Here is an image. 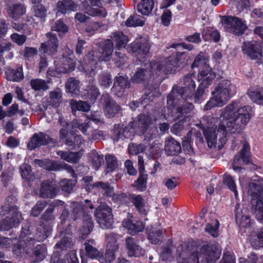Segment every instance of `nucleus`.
I'll use <instances>...</instances> for the list:
<instances>
[{
  "instance_id": "obj_1",
  "label": "nucleus",
  "mask_w": 263,
  "mask_h": 263,
  "mask_svg": "<svg viewBox=\"0 0 263 263\" xmlns=\"http://www.w3.org/2000/svg\"><path fill=\"white\" fill-rule=\"evenodd\" d=\"M251 111L250 106H240L238 102L233 101L221 109L222 120L204 116L203 121L211 126L203 130L209 147L217 145L219 149H221L227 141V133H234L243 129L251 119Z\"/></svg>"
},
{
  "instance_id": "obj_2",
  "label": "nucleus",
  "mask_w": 263,
  "mask_h": 263,
  "mask_svg": "<svg viewBox=\"0 0 263 263\" xmlns=\"http://www.w3.org/2000/svg\"><path fill=\"white\" fill-rule=\"evenodd\" d=\"M195 79L194 75L187 74L183 78L184 86H174L167 96V105L174 106L193 97L196 87Z\"/></svg>"
},
{
  "instance_id": "obj_3",
  "label": "nucleus",
  "mask_w": 263,
  "mask_h": 263,
  "mask_svg": "<svg viewBox=\"0 0 263 263\" xmlns=\"http://www.w3.org/2000/svg\"><path fill=\"white\" fill-rule=\"evenodd\" d=\"M232 88L230 81L223 80L220 81L212 92L213 96L204 106V110H209L215 106H223L231 98Z\"/></svg>"
},
{
  "instance_id": "obj_4",
  "label": "nucleus",
  "mask_w": 263,
  "mask_h": 263,
  "mask_svg": "<svg viewBox=\"0 0 263 263\" xmlns=\"http://www.w3.org/2000/svg\"><path fill=\"white\" fill-rule=\"evenodd\" d=\"M114 51L113 43L110 39H107L100 44L98 52L93 51L92 56L95 58L88 64H85L83 69L86 74L92 76L95 74L97 60L100 61H109L112 57Z\"/></svg>"
},
{
  "instance_id": "obj_5",
  "label": "nucleus",
  "mask_w": 263,
  "mask_h": 263,
  "mask_svg": "<svg viewBox=\"0 0 263 263\" xmlns=\"http://www.w3.org/2000/svg\"><path fill=\"white\" fill-rule=\"evenodd\" d=\"M153 123V120L149 115L140 114L129 125L131 128L142 133L144 136V140L148 141L156 138L158 134L156 126H151Z\"/></svg>"
},
{
  "instance_id": "obj_6",
  "label": "nucleus",
  "mask_w": 263,
  "mask_h": 263,
  "mask_svg": "<svg viewBox=\"0 0 263 263\" xmlns=\"http://www.w3.org/2000/svg\"><path fill=\"white\" fill-rule=\"evenodd\" d=\"M186 62L185 52H178L163 61H154L151 63L150 66L153 72H156V70H158L167 73L171 72L175 68L179 67L180 64L185 65Z\"/></svg>"
},
{
  "instance_id": "obj_7",
  "label": "nucleus",
  "mask_w": 263,
  "mask_h": 263,
  "mask_svg": "<svg viewBox=\"0 0 263 263\" xmlns=\"http://www.w3.org/2000/svg\"><path fill=\"white\" fill-rule=\"evenodd\" d=\"M249 193L252 196V212L258 220H263V187L258 183H250Z\"/></svg>"
},
{
  "instance_id": "obj_8",
  "label": "nucleus",
  "mask_w": 263,
  "mask_h": 263,
  "mask_svg": "<svg viewBox=\"0 0 263 263\" xmlns=\"http://www.w3.org/2000/svg\"><path fill=\"white\" fill-rule=\"evenodd\" d=\"M53 208L49 207L42 215L38 228H37L36 238L42 241L47 238L52 230L51 223L54 217L52 215Z\"/></svg>"
},
{
  "instance_id": "obj_9",
  "label": "nucleus",
  "mask_w": 263,
  "mask_h": 263,
  "mask_svg": "<svg viewBox=\"0 0 263 263\" xmlns=\"http://www.w3.org/2000/svg\"><path fill=\"white\" fill-rule=\"evenodd\" d=\"M95 216L101 228L108 229L112 228V209L107 203L101 202L96 208Z\"/></svg>"
},
{
  "instance_id": "obj_10",
  "label": "nucleus",
  "mask_w": 263,
  "mask_h": 263,
  "mask_svg": "<svg viewBox=\"0 0 263 263\" xmlns=\"http://www.w3.org/2000/svg\"><path fill=\"white\" fill-rule=\"evenodd\" d=\"M195 250L198 252L201 263H215L221 254V250L213 244L203 245Z\"/></svg>"
},
{
  "instance_id": "obj_11",
  "label": "nucleus",
  "mask_w": 263,
  "mask_h": 263,
  "mask_svg": "<svg viewBox=\"0 0 263 263\" xmlns=\"http://www.w3.org/2000/svg\"><path fill=\"white\" fill-rule=\"evenodd\" d=\"M178 263H201L195 248L190 249L185 245H180L177 249Z\"/></svg>"
},
{
  "instance_id": "obj_12",
  "label": "nucleus",
  "mask_w": 263,
  "mask_h": 263,
  "mask_svg": "<svg viewBox=\"0 0 263 263\" xmlns=\"http://www.w3.org/2000/svg\"><path fill=\"white\" fill-rule=\"evenodd\" d=\"M221 22L227 31L235 34H242L247 28L246 25L243 23L242 21L236 17L222 16Z\"/></svg>"
},
{
  "instance_id": "obj_13",
  "label": "nucleus",
  "mask_w": 263,
  "mask_h": 263,
  "mask_svg": "<svg viewBox=\"0 0 263 263\" xmlns=\"http://www.w3.org/2000/svg\"><path fill=\"white\" fill-rule=\"evenodd\" d=\"M0 230L8 231L16 227L22 219L20 212H8L6 216L0 215Z\"/></svg>"
},
{
  "instance_id": "obj_14",
  "label": "nucleus",
  "mask_w": 263,
  "mask_h": 263,
  "mask_svg": "<svg viewBox=\"0 0 263 263\" xmlns=\"http://www.w3.org/2000/svg\"><path fill=\"white\" fill-rule=\"evenodd\" d=\"M86 203H88L87 205H84L82 202H79L77 201H73L71 202L70 207L72 209L71 211V216L74 221L78 219H80L83 218L84 220V217L85 215L90 216L89 212L88 211V207L90 209L92 210L94 208V206L90 202L86 199L85 200Z\"/></svg>"
},
{
  "instance_id": "obj_15",
  "label": "nucleus",
  "mask_w": 263,
  "mask_h": 263,
  "mask_svg": "<svg viewBox=\"0 0 263 263\" xmlns=\"http://www.w3.org/2000/svg\"><path fill=\"white\" fill-rule=\"evenodd\" d=\"M105 115L108 118L114 117L121 110L120 106L108 94L105 93L101 97Z\"/></svg>"
},
{
  "instance_id": "obj_16",
  "label": "nucleus",
  "mask_w": 263,
  "mask_h": 263,
  "mask_svg": "<svg viewBox=\"0 0 263 263\" xmlns=\"http://www.w3.org/2000/svg\"><path fill=\"white\" fill-rule=\"evenodd\" d=\"M50 143L54 145L58 143L57 140L50 138L48 135L40 132L35 133L32 136L28 144V147L30 150H33L42 145H45Z\"/></svg>"
},
{
  "instance_id": "obj_17",
  "label": "nucleus",
  "mask_w": 263,
  "mask_h": 263,
  "mask_svg": "<svg viewBox=\"0 0 263 263\" xmlns=\"http://www.w3.org/2000/svg\"><path fill=\"white\" fill-rule=\"evenodd\" d=\"M243 53L246 54L251 59L262 61L263 55H262L260 46L255 41L251 42H245L242 46Z\"/></svg>"
},
{
  "instance_id": "obj_18",
  "label": "nucleus",
  "mask_w": 263,
  "mask_h": 263,
  "mask_svg": "<svg viewBox=\"0 0 263 263\" xmlns=\"http://www.w3.org/2000/svg\"><path fill=\"white\" fill-rule=\"evenodd\" d=\"M114 81L111 91L118 97H123L126 89L130 87V82L128 77L118 76L115 78Z\"/></svg>"
},
{
  "instance_id": "obj_19",
  "label": "nucleus",
  "mask_w": 263,
  "mask_h": 263,
  "mask_svg": "<svg viewBox=\"0 0 263 263\" xmlns=\"http://www.w3.org/2000/svg\"><path fill=\"white\" fill-rule=\"evenodd\" d=\"M150 49L149 42L145 38H139L130 44L129 50L144 58Z\"/></svg>"
},
{
  "instance_id": "obj_20",
  "label": "nucleus",
  "mask_w": 263,
  "mask_h": 263,
  "mask_svg": "<svg viewBox=\"0 0 263 263\" xmlns=\"http://www.w3.org/2000/svg\"><path fill=\"white\" fill-rule=\"evenodd\" d=\"M58 191V187L54 182L46 180L41 184L39 196L43 198H53Z\"/></svg>"
},
{
  "instance_id": "obj_21",
  "label": "nucleus",
  "mask_w": 263,
  "mask_h": 263,
  "mask_svg": "<svg viewBox=\"0 0 263 263\" xmlns=\"http://www.w3.org/2000/svg\"><path fill=\"white\" fill-rule=\"evenodd\" d=\"M250 146L248 144H245L241 149L239 155H236L234 157L233 163V169L237 172L241 170L240 158L246 164H248L250 161Z\"/></svg>"
},
{
  "instance_id": "obj_22",
  "label": "nucleus",
  "mask_w": 263,
  "mask_h": 263,
  "mask_svg": "<svg viewBox=\"0 0 263 263\" xmlns=\"http://www.w3.org/2000/svg\"><path fill=\"white\" fill-rule=\"evenodd\" d=\"M125 245L129 256L140 257L144 255L145 251L138 245V242L134 238L128 237L125 239Z\"/></svg>"
},
{
  "instance_id": "obj_23",
  "label": "nucleus",
  "mask_w": 263,
  "mask_h": 263,
  "mask_svg": "<svg viewBox=\"0 0 263 263\" xmlns=\"http://www.w3.org/2000/svg\"><path fill=\"white\" fill-rule=\"evenodd\" d=\"M34 164L48 171H59L66 167V165L59 163L49 159L43 160L36 159L34 160Z\"/></svg>"
},
{
  "instance_id": "obj_24",
  "label": "nucleus",
  "mask_w": 263,
  "mask_h": 263,
  "mask_svg": "<svg viewBox=\"0 0 263 263\" xmlns=\"http://www.w3.org/2000/svg\"><path fill=\"white\" fill-rule=\"evenodd\" d=\"M63 62L57 66L55 71L48 70L47 73L52 77H57V73H66L73 71L74 69V64L73 60L68 57H64Z\"/></svg>"
},
{
  "instance_id": "obj_25",
  "label": "nucleus",
  "mask_w": 263,
  "mask_h": 263,
  "mask_svg": "<svg viewBox=\"0 0 263 263\" xmlns=\"http://www.w3.org/2000/svg\"><path fill=\"white\" fill-rule=\"evenodd\" d=\"M240 205L237 204L235 205V219L237 224L243 228L248 227L251 221L246 208L241 209L240 208Z\"/></svg>"
},
{
  "instance_id": "obj_26",
  "label": "nucleus",
  "mask_w": 263,
  "mask_h": 263,
  "mask_svg": "<svg viewBox=\"0 0 263 263\" xmlns=\"http://www.w3.org/2000/svg\"><path fill=\"white\" fill-rule=\"evenodd\" d=\"M47 41L42 43L41 48L44 52L50 51V53L55 52L58 47V40L55 34L52 32H48L46 34Z\"/></svg>"
},
{
  "instance_id": "obj_27",
  "label": "nucleus",
  "mask_w": 263,
  "mask_h": 263,
  "mask_svg": "<svg viewBox=\"0 0 263 263\" xmlns=\"http://www.w3.org/2000/svg\"><path fill=\"white\" fill-rule=\"evenodd\" d=\"M187 99L184 100V102H182L180 104H177L174 106H167L170 108H174V114L173 116L176 119L180 118L182 116L191 112L194 109V105L192 103L186 102Z\"/></svg>"
},
{
  "instance_id": "obj_28",
  "label": "nucleus",
  "mask_w": 263,
  "mask_h": 263,
  "mask_svg": "<svg viewBox=\"0 0 263 263\" xmlns=\"http://www.w3.org/2000/svg\"><path fill=\"white\" fill-rule=\"evenodd\" d=\"M152 61L148 64V67L150 68V70L148 71L144 68L139 69L135 74L133 76L131 80L133 82L136 83H141L143 82L146 81L150 78L151 74H156L158 72H162V71L156 70V72H153L150 66L151 63Z\"/></svg>"
},
{
  "instance_id": "obj_29",
  "label": "nucleus",
  "mask_w": 263,
  "mask_h": 263,
  "mask_svg": "<svg viewBox=\"0 0 263 263\" xmlns=\"http://www.w3.org/2000/svg\"><path fill=\"white\" fill-rule=\"evenodd\" d=\"M26 12V8L23 4L15 3L9 6L7 12L10 17L15 21L18 20Z\"/></svg>"
},
{
  "instance_id": "obj_30",
  "label": "nucleus",
  "mask_w": 263,
  "mask_h": 263,
  "mask_svg": "<svg viewBox=\"0 0 263 263\" xmlns=\"http://www.w3.org/2000/svg\"><path fill=\"white\" fill-rule=\"evenodd\" d=\"M88 140H95L103 136L102 132L95 129L92 127L89 126L88 123H83L80 129Z\"/></svg>"
},
{
  "instance_id": "obj_31",
  "label": "nucleus",
  "mask_w": 263,
  "mask_h": 263,
  "mask_svg": "<svg viewBox=\"0 0 263 263\" xmlns=\"http://www.w3.org/2000/svg\"><path fill=\"white\" fill-rule=\"evenodd\" d=\"M70 234V230H68L67 229L60 232V237L61 238V239L56 243L55 248L57 249L66 250L71 248L72 243V239L69 237Z\"/></svg>"
},
{
  "instance_id": "obj_32",
  "label": "nucleus",
  "mask_w": 263,
  "mask_h": 263,
  "mask_svg": "<svg viewBox=\"0 0 263 263\" xmlns=\"http://www.w3.org/2000/svg\"><path fill=\"white\" fill-rule=\"evenodd\" d=\"M15 197L13 195L8 196L6 199L5 203L0 210V215L6 216L8 212H20L18 208L15 205Z\"/></svg>"
},
{
  "instance_id": "obj_33",
  "label": "nucleus",
  "mask_w": 263,
  "mask_h": 263,
  "mask_svg": "<svg viewBox=\"0 0 263 263\" xmlns=\"http://www.w3.org/2000/svg\"><path fill=\"white\" fill-rule=\"evenodd\" d=\"M164 151L168 156H175L181 152V148L180 143L171 138L166 140Z\"/></svg>"
},
{
  "instance_id": "obj_34",
  "label": "nucleus",
  "mask_w": 263,
  "mask_h": 263,
  "mask_svg": "<svg viewBox=\"0 0 263 263\" xmlns=\"http://www.w3.org/2000/svg\"><path fill=\"white\" fill-rule=\"evenodd\" d=\"M111 41L115 44V47L118 50H121L125 47L128 41V37L122 32L117 31L111 34Z\"/></svg>"
},
{
  "instance_id": "obj_35",
  "label": "nucleus",
  "mask_w": 263,
  "mask_h": 263,
  "mask_svg": "<svg viewBox=\"0 0 263 263\" xmlns=\"http://www.w3.org/2000/svg\"><path fill=\"white\" fill-rule=\"evenodd\" d=\"M122 226L128 231L130 235H135L137 233L142 232L144 229V225L141 221L134 223L130 219H125L122 222Z\"/></svg>"
},
{
  "instance_id": "obj_36",
  "label": "nucleus",
  "mask_w": 263,
  "mask_h": 263,
  "mask_svg": "<svg viewBox=\"0 0 263 263\" xmlns=\"http://www.w3.org/2000/svg\"><path fill=\"white\" fill-rule=\"evenodd\" d=\"M58 12L65 14L70 11H76L77 10L78 5L72 0H62L57 3Z\"/></svg>"
},
{
  "instance_id": "obj_37",
  "label": "nucleus",
  "mask_w": 263,
  "mask_h": 263,
  "mask_svg": "<svg viewBox=\"0 0 263 263\" xmlns=\"http://www.w3.org/2000/svg\"><path fill=\"white\" fill-rule=\"evenodd\" d=\"M154 7V0H140L137 5V9L141 14L148 15L151 13Z\"/></svg>"
},
{
  "instance_id": "obj_38",
  "label": "nucleus",
  "mask_w": 263,
  "mask_h": 263,
  "mask_svg": "<svg viewBox=\"0 0 263 263\" xmlns=\"http://www.w3.org/2000/svg\"><path fill=\"white\" fill-rule=\"evenodd\" d=\"M147 238L153 244H158L162 239V230L160 229H157L154 227L151 229L147 228Z\"/></svg>"
},
{
  "instance_id": "obj_39",
  "label": "nucleus",
  "mask_w": 263,
  "mask_h": 263,
  "mask_svg": "<svg viewBox=\"0 0 263 263\" xmlns=\"http://www.w3.org/2000/svg\"><path fill=\"white\" fill-rule=\"evenodd\" d=\"M87 255L90 258L98 259L100 253L96 247L95 241L89 239L84 243Z\"/></svg>"
},
{
  "instance_id": "obj_40",
  "label": "nucleus",
  "mask_w": 263,
  "mask_h": 263,
  "mask_svg": "<svg viewBox=\"0 0 263 263\" xmlns=\"http://www.w3.org/2000/svg\"><path fill=\"white\" fill-rule=\"evenodd\" d=\"M202 82L206 81L205 84L210 85L215 78V74L212 72V68L209 65H204L199 76Z\"/></svg>"
},
{
  "instance_id": "obj_41",
  "label": "nucleus",
  "mask_w": 263,
  "mask_h": 263,
  "mask_svg": "<svg viewBox=\"0 0 263 263\" xmlns=\"http://www.w3.org/2000/svg\"><path fill=\"white\" fill-rule=\"evenodd\" d=\"M70 105L73 115H75L77 110L88 112L90 109V105L86 102L83 101H77L71 100L70 101Z\"/></svg>"
},
{
  "instance_id": "obj_42",
  "label": "nucleus",
  "mask_w": 263,
  "mask_h": 263,
  "mask_svg": "<svg viewBox=\"0 0 263 263\" xmlns=\"http://www.w3.org/2000/svg\"><path fill=\"white\" fill-rule=\"evenodd\" d=\"M250 242L251 246L255 249L263 247V228H260L259 231L257 233H253L251 234Z\"/></svg>"
},
{
  "instance_id": "obj_43",
  "label": "nucleus",
  "mask_w": 263,
  "mask_h": 263,
  "mask_svg": "<svg viewBox=\"0 0 263 263\" xmlns=\"http://www.w3.org/2000/svg\"><path fill=\"white\" fill-rule=\"evenodd\" d=\"M79 82L73 78H70L66 83L67 91L71 95L72 97L79 95L80 92Z\"/></svg>"
},
{
  "instance_id": "obj_44",
  "label": "nucleus",
  "mask_w": 263,
  "mask_h": 263,
  "mask_svg": "<svg viewBox=\"0 0 263 263\" xmlns=\"http://www.w3.org/2000/svg\"><path fill=\"white\" fill-rule=\"evenodd\" d=\"M131 200L139 213L143 215L146 214L147 211L145 208L144 200L140 195H132Z\"/></svg>"
},
{
  "instance_id": "obj_45",
  "label": "nucleus",
  "mask_w": 263,
  "mask_h": 263,
  "mask_svg": "<svg viewBox=\"0 0 263 263\" xmlns=\"http://www.w3.org/2000/svg\"><path fill=\"white\" fill-rule=\"evenodd\" d=\"M20 172L22 178L27 181H32L34 179L35 176L32 172L31 166L26 163H23L20 166Z\"/></svg>"
},
{
  "instance_id": "obj_46",
  "label": "nucleus",
  "mask_w": 263,
  "mask_h": 263,
  "mask_svg": "<svg viewBox=\"0 0 263 263\" xmlns=\"http://www.w3.org/2000/svg\"><path fill=\"white\" fill-rule=\"evenodd\" d=\"M114 139L115 141H118L120 139H124V138H128L129 136L128 128L126 127H123L122 125L121 126L115 125L114 129Z\"/></svg>"
},
{
  "instance_id": "obj_47",
  "label": "nucleus",
  "mask_w": 263,
  "mask_h": 263,
  "mask_svg": "<svg viewBox=\"0 0 263 263\" xmlns=\"http://www.w3.org/2000/svg\"><path fill=\"white\" fill-rule=\"evenodd\" d=\"M46 253V249L43 246L41 245H36L32 255L34 261L35 262L41 261L45 257Z\"/></svg>"
},
{
  "instance_id": "obj_48",
  "label": "nucleus",
  "mask_w": 263,
  "mask_h": 263,
  "mask_svg": "<svg viewBox=\"0 0 263 263\" xmlns=\"http://www.w3.org/2000/svg\"><path fill=\"white\" fill-rule=\"evenodd\" d=\"M7 79L11 81H19L24 78L22 68H18L16 70L9 69L7 72Z\"/></svg>"
},
{
  "instance_id": "obj_49",
  "label": "nucleus",
  "mask_w": 263,
  "mask_h": 263,
  "mask_svg": "<svg viewBox=\"0 0 263 263\" xmlns=\"http://www.w3.org/2000/svg\"><path fill=\"white\" fill-rule=\"evenodd\" d=\"M144 23V18L137 14L131 15L125 22V25L128 27L142 26Z\"/></svg>"
},
{
  "instance_id": "obj_50",
  "label": "nucleus",
  "mask_w": 263,
  "mask_h": 263,
  "mask_svg": "<svg viewBox=\"0 0 263 263\" xmlns=\"http://www.w3.org/2000/svg\"><path fill=\"white\" fill-rule=\"evenodd\" d=\"M118 235L115 233H110L106 235V240L107 243L108 249L116 251L118 249V245L117 243Z\"/></svg>"
},
{
  "instance_id": "obj_51",
  "label": "nucleus",
  "mask_w": 263,
  "mask_h": 263,
  "mask_svg": "<svg viewBox=\"0 0 263 263\" xmlns=\"http://www.w3.org/2000/svg\"><path fill=\"white\" fill-rule=\"evenodd\" d=\"M248 95L250 99L258 104H263V89H258L254 90H249Z\"/></svg>"
},
{
  "instance_id": "obj_52",
  "label": "nucleus",
  "mask_w": 263,
  "mask_h": 263,
  "mask_svg": "<svg viewBox=\"0 0 263 263\" xmlns=\"http://www.w3.org/2000/svg\"><path fill=\"white\" fill-rule=\"evenodd\" d=\"M50 102L52 106L58 107L62 102V92L59 88H56L50 93Z\"/></svg>"
},
{
  "instance_id": "obj_53",
  "label": "nucleus",
  "mask_w": 263,
  "mask_h": 263,
  "mask_svg": "<svg viewBox=\"0 0 263 263\" xmlns=\"http://www.w3.org/2000/svg\"><path fill=\"white\" fill-rule=\"evenodd\" d=\"M93 227V223L90 216L85 215L82 228L80 230L81 234L86 236L91 231Z\"/></svg>"
},
{
  "instance_id": "obj_54",
  "label": "nucleus",
  "mask_w": 263,
  "mask_h": 263,
  "mask_svg": "<svg viewBox=\"0 0 263 263\" xmlns=\"http://www.w3.org/2000/svg\"><path fill=\"white\" fill-rule=\"evenodd\" d=\"M31 88L35 91L46 90L49 88L46 82L40 79L32 80L30 82Z\"/></svg>"
},
{
  "instance_id": "obj_55",
  "label": "nucleus",
  "mask_w": 263,
  "mask_h": 263,
  "mask_svg": "<svg viewBox=\"0 0 263 263\" xmlns=\"http://www.w3.org/2000/svg\"><path fill=\"white\" fill-rule=\"evenodd\" d=\"M86 13L91 16H98L102 17H106L107 14L105 9L102 7L98 8H87Z\"/></svg>"
},
{
  "instance_id": "obj_56",
  "label": "nucleus",
  "mask_w": 263,
  "mask_h": 263,
  "mask_svg": "<svg viewBox=\"0 0 263 263\" xmlns=\"http://www.w3.org/2000/svg\"><path fill=\"white\" fill-rule=\"evenodd\" d=\"M115 252L107 249L105 254L100 253L97 259L100 263H110L115 259Z\"/></svg>"
},
{
  "instance_id": "obj_57",
  "label": "nucleus",
  "mask_w": 263,
  "mask_h": 263,
  "mask_svg": "<svg viewBox=\"0 0 263 263\" xmlns=\"http://www.w3.org/2000/svg\"><path fill=\"white\" fill-rule=\"evenodd\" d=\"M90 162L95 169L97 170L103 162V156L96 152H92L90 155Z\"/></svg>"
},
{
  "instance_id": "obj_58",
  "label": "nucleus",
  "mask_w": 263,
  "mask_h": 263,
  "mask_svg": "<svg viewBox=\"0 0 263 263\" xmlns=\"http://www.w3.org/2000/svg\"><path fill=\"white\" fill-rule=\"evenodd\" d=\"M98 82L101 86L105 88L109 87L112 83L111 75L107 72H103L99 74Z\"/></svg>"
},
{
  "instance_id": "obj_59",
  "label": "nucleus",
  "mask_w": 263,
  "mask_h": 263,
  "mask_svg": "<svg viewBox=\"0 0 263 263\" xmlns=\"http://www.w3.org/2000/svg\"><path fill=\"white\" fill-rule=\"evenodd\" d=\"M47 205L46 201H38L32 208L31 215L33 217L38 216Z\"/></svg>"
},
{
  "instance_id": "obj_60",
  "label": "nucleus",
  "mask_w": 263,
  "mask_h": 263,
  "mask_svg": "<svg viewBox=\"0 0 263 263\" xmlns=\"http://www.w3.org/2000/svg\"><path fill=\"white\" fill-rule=\"evenodd\" d=\"M147 175L144 174V172H139V178L136 182V186L140 191H144L146 188Z\"/></svg>"
},
{
  "instance_id": "obj_61",
  "label": "nucleus",
  "mask_w": 263,
  "mask_h": 263,
  "mask_svg": "<svg viewBox=\"0 0 263 263\" xmlns=\"http://www.w3.org/2000/svg\"><path fill=\"white\" fill-rule=\"evenodd\" d=\"M75 184L76 183L74 180L66 179H63L60 182V185L62 191L68 193H70L72 191Z\"/></svg>"
},
{
  "instance_id": "obj_62",
  "label": "nucleus",
  "mask_w": 263,
  "mask_h": 263,
  "mask_svg": "<svg viewBox=\"0 0 263 263\" xmlns=\"http://www.w3.org/2000/svg\"><path fill=\"white\" fill-rule=\"evenodd\" d=\"M223 183L228 186V187L232 190L235 195L236 198L238 195L237 191L236 190V185L234 180L233 179L231 176L229 175H225L223 178Z\"/></svg>"
},
{
  "instance_id": "obj_63",
  "label": "nucleus",
  "mask_w": 263,
  "mask_h": 263,
  "mask_svg": "<svg viewBox=\"0 0 263 263\" xmlns=\"http://www.w3.org/2000/svg\"><path fill=\"white\" fill-rule=\"evenodd\" d=\"M106 160L107 172L114 171L118 166L116 158L114 156L108 155L106 156Z\"/></svg>"
},
{
  "instance_id": "obj_64",
  "label": "nucleus",
  "mask_w": 263,
  "mask_h": 263,
  "mask_svg": "<svg viewBox=\"0 0 263 263\" xmlns=\"http://www.w3.org/2000/svg\"><path fill=\"white\" fill-rule=\"evenodd\" d=\"M46 11L45 7L40 4L34 5L32 8L33 15L41 18L45 17Z\"/></svg>"
}]
</instances>
